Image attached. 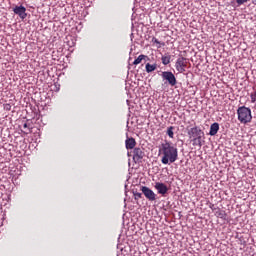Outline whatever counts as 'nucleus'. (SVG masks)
Returning <instances> with one entry per match:
<instances>
[{
    "instance_id": "dca6fc26",
    "label": "nucleus",
    "mask_w": 256,
    "mask_h": 256,
    "mask_svg": "<svg viewBox=\"0 0 256 256\" xmlns=\"http://www.w3.org/2000/svg\"><path fill=\"white\" fill-rule=\"evenodd\" d=\"M173 126L168 127L167 129V135L170 137V139H173L174 133H173Z\"/></svg>"
},
{
    "instance_id": "2eb2a0df",
    "label": "nucleus",
    "mask_w": 256,
    "mask_h": 256,
    "mask_svg": "<svg viewBox=\"0 0 256 256\" xmlns=\"http://www.w3.org/2000/svg\"><path fill=\"white\" fill-rule=\"evenodd\" d=\"M162 63L163 65H169V63H171V56H162Z\"/></svg>"
},
{
    "instance_id": "7ed1b4c3",
    "label": "nucleus",
    "mask_w": 256,
    "mask_h": 256,
    "mask_svg": "<svg viewBox=\"0 0 256 256\" xmlns=\"http://www.w3.org/2000/svg\"><path fill=\"white\" fill-rule=\"evenodd\" d=\"M238 121H240L243 125H247V123H251L253 116L251 115V108H247L246 106H241L237 109Z\"/></svg>"
},
{
    "instance_id": "ddd939ff",
    "label": "nucleus",
    "mask_w": 256,
    "mask_h": 256,
    "mask_svg": "<svg viewBox=\"0 0 256 256\" xmlns=\"http://www.w3.org/2000/svg\"><path fill=\"white\" fill-rule=\"evenodd\" d=\"M143 59H149V56L143 54L139 55L137 59L134 60L133 65H139Z\"/></svg>"
},
{
    "instance_id": "1a4fd4ad",
    "label": "nucleus",
    "mask_w": 256,
    "mask_h": 256,
    "mask_svg": "<svg viewBox=\"0 0 256 256\" xmlns=\"http://www.w3.org/2000/svg\"><path fill=\"white\" fill-rule=\"evenodd\" d=\"M154 187L158 191L159 195H166L167 191H169L167 185L162 182H156Z\"/></svg>"
},
{
    "instance_id": "6e6552de",
    "label": "nucleus",
    "mask_w": 256,
    "mask_h": 256,
    "mask_svg": "<svg viewBox=\"0 0 256 256\" xmlns=\"http://www.w3.org/2000/svg\"><path fill=\"white\" fill-rule=\"evenodd\" d=\"M15 15H18L20 19H27V8L24 6H16L13 8Z\"/></svg>"
},
{
    "instance_id": "f03ea898",
    "label": "nucleus",
    "mask_w": 256,
    "mask_h": 256,
    "mask_svg": "<svg viewBox=\"0 0 256 256\" xmlns=\"http://www.w3.org/2000/svg\"><path fill=\"white\" fill-rule=\"evenodd\" d=\"M188 137L191 139L192 145L194 147H203V137H205V132L199 128V126H194L188 130Z\"/></svg>"
},
{
    "instance_id": "20e7f679",
    "label": "nucleus",
    "mask_w": 256,
    "mask_h": 256,
    "mask_svg": "<svg viewBox=\"0 0 256 256\" xmlns=\"http://www.w3.org/2000/svg\"><path fill=\"white\" fill-rule=\"evenodd\" d=\"M162 79L167 81L171 87H175L177 85V78H175V74L171 71L162 72Z\"/></svg>"
},
{
    "instance_id": "6ab92c4d",
    "label": "nucleus",
    "mask_w": 256,
    "mask_h": 256,
    "mask_svg": "<svg viewBox=\"0 0 256 256\" xmlns=\"http://www.w3.org/2000/svg\"><path fill=\"white\" fill-rule=\"evenodd\" d=\"M134 197H135L136 200H139V199H141V197H143V194H141L139 192H135Z\"/></svg>"
},
{
    "instance_id": "9b49d317",
    "label": "nucleus",
    "mask_w": 256,
    "mask_h": 256,
    "mask_svg": "<svg viewBox=\"0 0 256 256\" xmlns=\"http://www.w3.org/2000/svg\"><path fill=\"white\" fill-rule=\"evenodd\" d=\"M125 145H126V149H135V145H137V141H135V138L130 137L126 139Z\"/></svg>"
},
{
    "instance_id": "4468645a",
    "label": "nucleus",
    "mask_w": 256,
    "mask_h": 256,
    "mask_svg": "<svg viewBox=\"0 0 256 256\" xmlns=\"http://www.w3.org/2000/svg\"><path fill=\"white\" fill-rule=\"evenodd\" d=\"M157 69V64H146V72L147 73H153Z\"/></svg>"
},
{
    "instance_id": "aec40b11",
    "label": "nucleus",
    "mask_w": 256,
    "mask_h": 256,
    "mask_svg": "<svg viewBox=\"0 0 256 256\" xmlns=\"http://www.w3.org/2000/svg\"><path fill=\"white\" fill-rule=\"evenodd\" d=\"M152 43H155L156 45H161V42L159 41V39L155 37L152 38Z\"/></svg>"
},
{
    "instance_id": "9d476101",
    "label": "nucleus",
    "mask_w": 256,
    "mask_h": 256,
    "mask_svg": "<svg viewBox=\"0 0 256 256\" xmlns=\"http://www.w3.org/2000/svg\"><path fill=\"white\" fill-rule=\"evenodd\" d=\"M217 133H219V123L215 122L210 126L209 135H211V137H215Z\"/></svg>"
},
{
    "instance_id": "4be33fe9",
    "label": "nucleus",
    "mask_w": 256,
    "mask_h": 256,
    "mask_svg": "<svg viewBox=\"0 0 256 256\" xmlns=\"http://www.w3.org/2000/svg\"><path fill=\"white\" fill-rule=\"evenodd\" d=\"M27 127H29V125L27 123H24L23 128L27 129Z\"/></svg>"
},
{
    "instance_id": "423d86ee",
    "label": "nucleus",
    "mask_w": 256,
    "mask_h": 256,
    "mask_svg": "<svg viewBox=\"0 0 256 256\" xmlns=\"http://www.w3.org/2000/svg\"><path fill=\"white\" fill-rule=\"evenodd\" d=\"M141 191L148 201H155V199H157V194H155L149 187L142 186Z\"/></svg>"
},
{
    "instance_id": "39448f33",
    "label": "nucleus",
    "mask_w": 256,
    "mask_h": 256,
    "mask_svg": "<svg viewBox=\"0 0 256 256\" xmlns=\"http://www.w3.org/2000/svg\"><path fill=\"white\" fill-rule=\"evenodd\" d=\"M175 68L178 73H185V69L187 68V58L179 57L176 61Z\"/></svg>"
},
{
    "instance_id": "f3484780",
    "label": "nucleus",
    "mask_w": 256,
    "mask_h": 256,
    "mask_svg": "<svg viewBox=\"0 0 256 256\" xmlns=\"http://www.w3.org/2000/svg\"><path fill=\"white\" fill-rule=\"evenodd\" d=\"M237 6L241 7V5H245V3H249V0H236Z\"/></svg>"
},
{
    "instance_id": "f8f14e48",
    "label": "nucleus",
    "mask_w": 256,
    "mask_h": 256,
    "mask_svg": "<svg viewBox=\"0 0 256 256\" xmlns=\"http://www.w3.org/2000/svg\"><path fill=\"white\" fill-rule=\"evenodd\" d=\"M213 211H214V215L219 219H226L227 213H225V210H222L220 208H214Z\"/></svg>"
},
{
    "instance_id": "5701e85b",
    "label": "nucleus",
    "mask_w": 256,
    "mask_h": 256,
    "mask_svg": "<svg viewBox=\"0 0 256 256\" xmlns=\"http://www.w3.org/2000/svg\"><path fill=\"white\" fill-rule=\"evenodd\" d=\"M252 5H256V0H252Z\"/></svg>"
},
{
    "instance_id": "412c9836",
    "label": "nucleus",
    "mask_w": 256,
    "mask_h": 256,
    "mask_svg": "<svg viewBox=\"0 0 256 256\" xmlns=\"http://www.w3.org/2000/svg\"><path fill=\"white\" fill-rule=\"evenodd\" d=\"M5 109H7V110L9 111V109H11V105L7 104V105L5 106Z\"/></svg>"
},
{
    "instance_id": "0eeeda50",
    "label": "nucleus",
    "mask_w": 256,
    "mask_h": 256,
    "mask_svg": "<svg viewBox=\"0 0 256 256\" xmlns=\"http://www.w3.org/2000/svg\"><path fill=\"white\" fill-rule=\"evenodd\" d=\"M145 157V152L141 148H134L133 150V160L135 163H141V160Z\"/></svg>"
},
{
    "instance_id": "a211bd4d",
    "label": "nucleus",
    "mask_w": 256,
    "mask_h": 256,
    "mask_svg": "<svg viewBox=\"0 0 256 256\" xmlns=\"http://www.w3.org/2000/svg\"><path fill=\"white\" fill-rule=\"evenodd\" d=\"M250 99H251V103H255L256 102V92H252L250 94Z\"/></svg>"
},
{
    "instance_id": "f257e3e1",
    "label": "nucleus",
    "mask_w": 256,
    "mask_h": 256,
    "mask_svg": "<svg viewBox=\"0 0 256 256\" xmlns=\"http://www.w3.org/2000/svg\"><path fill=\"white\" fill-rule=\"evenodd\" d=\"M161 153L162 159L161 162L163 165H169V163H175L177 159H179V151L177 147L171 145V142L165 141V143L161 144Z\"/></svg>"
}]
</instances>
